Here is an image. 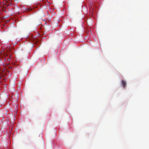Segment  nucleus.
<instances>
[{
  "instance_id": "f257e3e1",
  "label": "nucleus",
  "mask_w": 149,
  "mask_h": 149,
  "mask_svg": "<svg viewBox=\"0 0 149 149\" xmlns=\"http://www.w3.org/2000/svg\"><path fill=\"white\" fill-rule=\"evenodd\" d=\"M122 82L123 87H125L126 85V82L124 80H122Z\"/></svg>"
}]
</instances>
